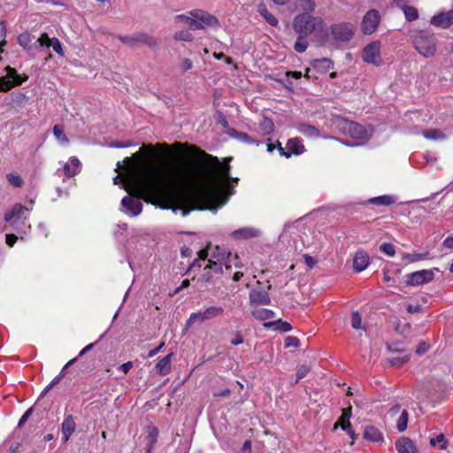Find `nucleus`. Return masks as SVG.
Masks as SVG:
<instances>
[{"label": "nucleus", "mask_w": 453, "mask_h": 453, "mask_svg": "<svg viewBox=\"0 0 453 453\" xmlns=\"http://www.w3.org/2000/svg\"><path fill=\"white\" fill-rule=\"evenodd\" d=\"M403 12L409 21H414L418 18V10L413 6H404Z\"/></svg>", "instance_id": "37998d69"}, {"label": "nucleus", "mask_w": 453, "mask_h": 453, "mask_svg": "<svg viewBox=\"0 0 453 453\" xmlns=\"http://www.w3.org/2000/svg\"><path fill=\"white\" fill-rule=\"evenodd\" d=\"M271 287V285H268L267 290L263 289L261 287L252 288L249 294L250 305H269L271 303V298L268 290Z\"/></svg>", "instance_id": "4468645a"}, {"label": "nucleus", "mask_w": 453, "mask_h": 453, "mask_svg": "<svg viewBox=\"0 0 453 453\" xmlns=\"http://www.w3.org/2000/svg\"><path fill=\"white\" fill-rule=\"evenodd\" d=\"M428 257V252L424 253H404L403 254L402 259L406 263H415L425 260Z\"/></svg>", "instance_id": "72a5a7b5"}, {"label": "nucleus", "mask_w": 453, "mask_h": 453, "mask_svg": "<svg viewBox=\"0 0 453 453\" xmlns=\"http://www.w3.org/2000/svg\"><path fill=\"white\" fill-rule=\"evenodd\" d=\"M158 437V430L156 427H151L149 430L147 440H148V445H150V449H153Z\"/></svg>", "instance_id": "c03bdc74"}, {"label": "nucleus", "mask_w": 453, "mask_h": 453, "mask_svg": "<svg viewBox=\"0 0 453 453\" xmlns=\"http://www.w3.org/2000/svg\"><path fill=\"white\" fill-rule=\"evenodd\" d=\"M410 360V356L407 354L396 356V357H391L387 359L388 363L395 367H401L405 363H407Z\"/></svg>", "instance_id": "c9c22d12"}, {"label": "nucleus", "mask_w": 453, "mask_h": 453, "mask_svg": "<svg viewBox=\"0 0 453 453\" xmlns=\"http://www.w3.org/2000/svg\"><path fill=\"white\" fill-rule=\"evenodd\" d=\"M371 263L368 253L359 249L353 256V270L355 273H361L365 270Z\"/></svg>", "instance_id": "dca6fc26"}, {"label": "nucleus", "mask_w": 453, "mask_h": 453, "mask_svg": "<svg viewBox=\"0 0 453 453\" xmlns=\"http://www.w3.org/2000/svg\"><path fill=\"white\" fill-rule=\"evenodd\" d=\"M6 76L0 78V91L6 92L11 88L21 85L27 78H21L14 68L6 67Z\"/></svg>", "instance_id": "f8f14e48"}, {"label": "nucleus", "mask_w": 453, "mask_h": 453, "mask_svg": "<svg viewBox=\"0 0 453 453\" xmlns=\"http://www.w3.org/2000/svg\"><path fill=\"white\" fill-rule=\"evenodd\" d=\"M342 430H344L345 432L348 433V434L352 438L354 439L355 436H354V432L352 431L351 429V424L349 422V420H346V424L345 425H342Z\"/></svg>", "instance_id": "680f3d73"}, {"label": "nucleus", "mask_w": 453, "mask_h": 453, "mask_svg": "<svg viewBox=\"0 0 453 453\" xmlns=\"http://www.w3.org/2000/svg\"><path fill=\"white\" fill-rule=\"evenodd\" d=\"M119 41L131 47V48H136L140 47L142 45H147L149 47H155L157 44V40L146 34V33H138L132 35H125V36H119Z\"/></svg>", "instance_id": "6e6552de"}, {"label": "nucleus", "mask_w": 453, "mask_h": 453, "mask_svg": "<svg viewBox=\"0 0 453 453\" xmlns=\"http://www.w3.org/2000/svg\"><path fill=\"white\" fill-rule=\"evenodd\" d=\"M286 149L287 154H285V157L287 158L290 157L292 155L299 156L304 152V146L298 138L289 139L286 144Z\"/></svg>", "instance_id": "aec40b11"}, {"label": "nucleus", "mask_w": 453, "mask_h": 453, "mask_svg": "<svg viewBox=\"0 0 453 453\" xmlns=\"http://www.w3.org/2000/svg\"><path fill=\"white\" fill-rule=\"evenodd\" d=\"M35 37L29 33H22L18 36L19 43L27 50H31L33 47L36 48L39 44L35 45L33 42Z\"/></svg>", "instance_id": "c85d7f7f"}, {"label": "nucleus", "mask_w": 453, "mask_h": 453, "mask_svg": "<svg viewBox=\"0 0 453 453\" xmlns=\"http://www.w3.org/2000/svg\"><path fill=\"white\" fill-rule=\"evenodd\" d=\"M380 250L389 256V257H393L395 253V246L392 244V243H389V242H384L382 243L380 246Z\"/></svg>", "instance_id": "3c124183"}, {"label": "nucleus", "mask_w": 453, "mask_h": 453, "mask_svg": "<svg viewBox=\"0 0 453 453\" xmlns=\"http://www.w3.org/2000/svg\"><path fill=\"white\" fill-rule=\"evenodd\" d=\"M163 148L165 150V157H170L168 145L157 143L155 146L142 145L134 157L124 159L126 189L131 196H125L121 205L127 215L135 217L142 212V199L146 202L156 199L159 208L172 209L174 213L180 211L183 217L192 210L211 208L214 203L220 207L226 203L229 196L234 194L233 187L227 182L230 179L228 163L221 165L216 157L196 148L203 159L213 163L219 168L211 187L203 188L199 187L203 180L200 170L180 173L165 164L141 163L143 153Z\"/></svg>", "instance_id": "f257e3e1"}, {"label": "nucleus", "mask_w": 453, "mask_h": 453, "mask_svg": "<svg viewBox=\"0 0 453 453\" xmlns=\"http://www.w3.org/2000/svg\"><path fill=\"white\" fill-rule=\"evenodd\" d=\"M8 183L14 188H21L24 185V180L21 176L15 173H10L6 175Z\"/></svg>", "instance_id": "e433bc0d"}, {"label": "nucleus", "mask_w": 453, "mask_h": 453, "mask_svg": "<svg viewBox=\"0 0 453 453\" xmlns=\"http://www.w3.org/2000/svg\"><path fill=\"white\" fill-rule=\"evenodd\" d=\"M423 135L427 140L439 141L444 140L446 135L439 129L431 128L424 131Z\"/></svg>", "instance_id": "f704fd0d"}, {"label": "nucleus", "mask_w": 453, "mask_h": 453, "mask_svg": "<svg viewBox=\"0 0 453 453\" xmlns=\"http://www.w3.org/2000/svg\"><path fill=\"white\" fill-rule=\"evenodd\" d=\"M257 12L265 19V21L272 27H276L279 24L278 19L269 12L266 5L263 3L257 5Z\"/></svg>", "instance_id": "bb28decb"}, {"label": "nucleus", "mask_w": 453, "mask_h": 453, "mask_svg": "<svg viewBox=\"0 0 453 453\" xmlns=\"http://www.w3.org/2000/svg\"><path fill=\"white\" fill-rule=\"evenodd\" d=\"M430 23L437 27L441 28H448L451 26V22L449 19V16L448 12H441L437 15H434Z\"/></svg>", "instance_id": "b1692460"}, {"label": "nucleus", "mask_w": 453, "mask_h": 453, "mask_svg": "<svg viewBox=\"0 0 453 453\" xmlns=\"http://www.w3.org/2000/svg\"><path fill=\"white\" fill-rule=\"evenodd\" d=\"M29 214V209L23 206L21 203H16L13 207L5 212L4 221L9 222L19 234H27L31 226L27 223V216Z\"/></svg>", "instance_id": "7ed1b4c3"}, {"label": "nucleus", "mask_w": 453, "mask_h": 453, "mask_svg": "<svg viewBox=\"0 0 453 453\" xmlns=\"http://www.w3.org/2000/svg\"><path fill=\"white\" fill-rule=\"evenodd\" d=\"M303 259H304L305 264L310 268H312L317 263V261L311 256H310L308 254L303 255Z\"/></svg>", "instance_id": "052dcab7"}, {"label": "nucleus", "mask_w": 453, "mask_h": 453, "mask_svg": "<svg viewBox=\"0 0 453 453\" xmlns=\"http://www.w3.org/2000/svg\"><path fill=\"white\" fill-rule=\"evenodd\" d=\"M395 449L398 453H417V448L413 441L405 437H402L395 441Z\"/></svg>", "instance_id": "4be33fe9"}, {"label": "nucleus", "mask_w": 453, "mask_h": 453, "mask_svg": "<svg viewBox=\"0 0 453 453\" xmlns=\"http://www.w3.org/2000/svg\"><path fill=\"white\" fill-rule=\"evenodd\" d=\"M211 257L212 262H218L221 265H225V269L227 271L234 265L236 268H240L242 265L240 263V258L237 254L232 255L230 252H226L224 249H220L216 246L215 249L211 252Z\"/></svg>", "instance_id": "0eeeda50"}, {"label": "nucleus", "mask_w": 453, "mask_h": 453, "mask_svg": "<svg viewBox=\"0 0 453 453\" xmlns=\"http://www.w3.org/2000/svg\"><path fill=\"white\" fill-rule=\"evenodd\" d=\"M172 357H173V353H170V354L166 355L165 357H163L162 359H160L156 364L155 370H156L157 373L164 376V375H167L171 372Z\"/></svg>", "instance_id": "5701e85b"}, {"label": "nucleus", "mask_w": 453, "mask_h": 453, "mask_svg": "<svg viewBox=\"0 0 453 453\" xmlns=\"http://www.w3.org/2000/svg\"><path fill=\"white\" fill-rule=\"evenodd\" d=\"M81 169V163L80 160L73 157L69 159L68 162H66L63 167V169H58L57 171V174L60 177L62 173H64L67 177H73L78 173H80Z\"/></svg>", "instance_id": "a211bd4d"}, {"label": "nucleus", "mask_w": 453, "mask_h": 453, "mask_svg": "<svg viewBox=\"0 0 453 453\" xmlns=\"http://www.w3.org/2000/svg\"><path fill=\"white\" fill-rule=\"evenodd\" d=\"M297 130L307 137H317L319 135V131L316 127L306 123L298 124Z\"/></svg>", "instance_id": "c756f323"}, {"label": "nucleus", "mask_w": 453, "mask_h": 453, "mask_svg": "<svg viewBox=\"0 0 453 453\" xmlns=\"http://www.w3.org/2000/svg\"><path fill=\"white\" fill-rule=\"evenodd\" d=\"M193 17L191 15H186V14H180L176 16V19L181 20L186 22L188 27H190V21L192 20Z\"/></svg>", "instance_id": "69168bd1"}, {"label": "nucleus", "mask_w": 453, "mask_h": 453, "mask_svg": "<svg viewBox=\"0 0 453 453\" xmlns=\"http://www.w3.org/2000/svg\"><path fill=\"white\" fill-rule=\"evenodd\" d=\"M299 339L295 337V336H288L286 339H285V342H284V346L285 348H289V347H298L299 346Z\"/></svg>", "instance_id": "5fc2aeb1"}, {"label": "nucleus", "mask_w": 453, "mask_h": 453, "mask_svg": "<svg viewBox=\"0 0 453 453\" xmlns=\"http://www.w3.org/2000/svg\"><path fill=\"white\" fill-rule=\"evenodd\" d=\"M408 420H409L408 411L406 410H403L401 412V415L396 423V428L399 432H403L406 430L407 425H408Z\"/></svg>", "instance_id": "58836bf2"}, {"label": "nucleus", "mask_w": 453, "mask_h": 453, "mask_svg": "<svg viewBox=\"0 0 453 453\" xmlns=\"http://www.w3.org/2000/svg\"><path fill=\"white\" fill-rule=\"evenodd\" d=\"M306 37H300V35H298L297 40L294 44V49L298 53L304 52L308 48V43L304 40Z\"/></svg>", "instance_id": "a18cd8bd"}, {"label": "nucleus", "mask_w": 453, "mask_h": 453, "mask_svg": "<svg viewBox=\"0 0 453 453\" xmlns=\"http://www.w3.org/2000/svg\"><path fill=\"white\" fill-rule=\"evenodd\" d=\"M430 444L432 446L439 445L441 449H445L447 448V442L442 434L437 435L435 438H432L430 440Z\"/></svg>", "instance_id": "de8ad7c7"}, {"label": "nucleus", "mask_w": 453, "mask_h": 453, "mask_svg": "<svg viewBox=\"0 0 453 453\" xmlns=\"http://www.w3.org/2000/svg\"><path fill=\"white\" fill-rule=\"evenodd\" d=\"M331 35L334 41L346 42L354 35L355 27L351 23H339L331 27Z\"/></svg>", "instance_id": "1a4fd4ad"}, {"label": "nucleus", "mask_w": 453, "mask_h": 453, "mask_svg": "<svg viewBox=\"0 0 453 453\" xmlns=\"http://www.w3.org/2000/svg\"><path fill=\"white\" fill-rule=\"evenodd\" d=\"M311 368L305 365H298L296 368V382H298L300 380L307 376Z\"/></svg>", "instance_id": "8fccbe9b"}, {"label": "nucleus", "mask_w": 453, "mask_h": 453, "mask_svg": "<svg viewBox=\"0 0 453 453\" xmlns=\"http://www.w3.org/2000/svg\"><path fill=\"white\" fill-rule=\"evenodd\" d=\"M299 6L304 12L310 13L315 10L316 5L314 0H299Z\"/></svg>", "instance_id": "49530a36"}, {"label": "nucleus", "mask_w": 453, "mask_h": 453, "mask_svg": "<svg viewBox=\"0 0 453 453\" xmlns=\"http://www.w3.org/2000/svg\"><path fill=\"white\" fill-rule=\"evenodd\" d=\"M292 26L294 31L300 35V37L313 35L319 44L326 43L328 33L321 17L303 12L294 18Z\"/></svg>", "instance_id": "f03ea898"}, {"label": "nucleus", "mask_w": 453, "mask_h": 453, "mask_svg": "<svg viewBox=\"0 0 453 453\" xmlns=\"http://www.w3.org/2000/svg\"><path fill=\"white\" fill-rule=\"evenodd\" d=\"M39 44L40 47H52L53 50L59 54L64 55L61 42L58 38H50L46 33H43L40 38L35 42V45Z\"/></svg>", "instance_id": "f3484780"}, {"label": "nucleus", "mask_w": 453, "mask_h": 453, "mask_svg": "<svg viewBox=\"0 0 453 453\" xmlns=\"http://www.w3.org/2000/svg\"><path fill=\"white\" fill-rule=\"evenodd\" d=\"M33 411V409L32 408H29L28 410H27L25 411V413L22 415V417L20 418L19 423H18V427H22L24 426V424L27 421V419L29 418L31 413Z\"/></svg>", "instance_id": "6e6d98bb"}, {"label": "nucleus", "mask_w": 453, "mask_h": 453, "mask_svg": "<svg viewBox=\"0 0 453 453\" xmlns=\"http://www.w3.org/2000/svg\"><path fill=\"white\" fill-rule=\"evenodd\" d=\"M164 345H165V343L161 342L157 347L150 350L148 353V357H153L154 356H156L162 349Z\"/></svg>", "instance_id": "774afa93"}, {"label": "nucleus", "mask_w": 453, "mask_h": 453, "mask_svg": "<svg viewBox=\"0 0 453 453\" xmlns=\"http://www.w3.org/2000/svg\"><path fill=\"white\" fill-rule=\"evenodd\" d=\"M275 326V329L280 330L281 332H289L292 329L291 325L287 321H281L280 319L273 322V323H265L264 326L265 327H269L271 326Z\"/></svg>", "instance_id": "ea45409f"}, {"label": "nucleus", "mask_w": 453, "mask_h": 453, "mask_svg": "<svg viewBox=\"0 0 453 453\" xmlns=\"http://www.w3.org/2000/svg\"><path fill=\"white\" fill-rule=\"evenodd\" d=\"M362 318L358 311L352 312L351 315V326L354 329L361 328Z\"/></svg>", "instance_id": "864d4df0"}, {"label": "nucleus", "mask_w": 453, "mask_h": 453, "mask_svg": "<svg viewBox=\"0 0 453 453\" xmlns=\"http://www.w3.org/2000/svg\"><path fill=\"white\" fill-rule=\"evenodd\" d=\"M188 14L193 17L190 21V29L192 30L206 29L209 27L219 25V19L215 16L202 9L191 10Z\"/></svg>", "instance_id": "39448f33"}, {"label": "nucleus", "mask_w": 453, "mask_h": 453, "mask_svg": "<svg viewBox=\"0 0 453 453\" xmlns=\"http://www.w3.org/2000/svg\"><path fill=\"white\" fill-rule=\"evenodd\" d=\"M242 342H243V338H242V336L241 333H239V332H237V333L234 334V338H233V339H231V344H232V345H234V346H237V345H239V344H242Z\"/></svg>", "instance_id": "bf43d9fd"}, {"label": "nucleus", "mask_w": 453, "mask_h": 453, "mask_svg": "<svg viewBox=\"0 0 453 453\" xmlns=\"http://www.w3.org/2000/svg\"><path fill=\"white\" fill-rule=\"evenodd\" d=\"M208 262L209 264L203 267V273L198 279V280L205 283L211 282L215 275L224 273L221 264L212 262L211 259H209Z\"/></svg>", "instance_id": "2eb2a0df"}, {"label": "nucleus", "mask_w": 453, "mask_h": 453, "mask_svg": "<svg viewBox=\"0 0 453 453\" xmlns=\"http://www.w3.org/2000/svg\"><path fill=\"white\" fill-rule=\"evenodd\" d=\"M429 349V345L426 343L425 342L419 343V345L417 347L416 353L418 355H422L426 353Z\"/></svg>", "instance_id": "13d9d810"}, {"label": "nucleus", "mask_w": 453, "mask_h": 453, "mask_svg": "<svg viewBox=\"0 0 453 453\" xmlns=\"http://www.w3.org/2000/svg\"><path fill=\"white\" fill-rule=\"evenodd\" d=\"M180 67H181L182 73H185L193 67V63L189 58H184V59H182V61L180 63Z\"/></svg>", "instance_id": "4d7b16f0"}, {"label": "nucleus", "mask_w": 453, "mask_h": 453, "mask_svg": "<svg viewBox=\"0 0 453 453\" xmlns=\"http://www.w3.org/2000/svg\"><path fill=\"white\" fill-rule=\"evenodd\" d=\"M444 248L453 250V236H448L442 242Z\"/></svg>", "instance_id": "338daca9"}, {"label": "nucleus", "mask_w": 453, "mask_h": 453, "mask_svg": "<svg viewBox=\"0 0 453 453\" xmlns=\"http://www.w3.org/2000/svg\"><path fill=\"white\" fill-rule=\"evenodd\" d=\"M380 13L378 10L372 9L369 10L363 17V20L361 23V31L365 35H372L373 34L380 23Z\"/></svg>", "instance_id": "9d476101"}, {"label": "nucleus", "mask_w": 453, "mask_h": 453, "mask_svg": "<svg viewBox=\"0 0 453 453\" xmlns=\"http://www.w3.org/2000/svg\"><path fill=\"white\" fill-rule=\"evenodd\" d=\"M413 45L416 50L425 58H430L435 54L436 41L433 34L421 32L415 35Z\"/></svg>", "instance_id": "20e7f679"}, {"label": "nucleus", "mask_w": 453, "mask_h": 453, "mask_svg": "<svg viewBox=\"0 0 453 453\" xmlns=\"http://www.w3.org/2000/svg\"><path fill=\"white\" fill-rule=\"evenodd\" d=\"M407 286H420L432 281L434 273L431 270H420L404 276Z\"/></svg>", "instance_id": "9b49d317"}, {"label": "nucleus", "mask_w": 453, "mask_h": 453, "mask_svg": "<svg viewBox=\"0 0 453 453\" xmlns=\"http://www.w3.org/2000/svg\"><path fill=\"white\" fill-rule=\"evenodd\" d=\"M368 203L375 205L388 206L395 203V198L392 196L384 195L371 198L368 200Z\"/></svg>", "instance_id": "7c9ffc66"}, {"label": "nucleus", "mask_w": 453, "mask_h": 453, "mask_svg": "<svg viewBox=\"0 0 453 453\" xmlns=\"http://www.w3.org/2000/svg\"><path fill=\"white\" fill-rule=\"evenodd\" d=\"M342 128L343 132L349 134L352 139L358 141L353 144L345 142L346 145L357 146L363 144L371 137V133L365 128V127L354 121H345L342 124Z\"/></svg>", "instance_id": "423d86ee"}, {"label": "nucleus", "mask_w": 453, "mask_h": 453, "mask_svg": "<svg viewBox=\"0 0 453 453\" xmlns=\"http://www.w3.org/2000/svg\"><path fill=\"white\" fill-rule=\"evenodd\" d=\"M259 127L264 132V134H269L273 132L274 124L270 119L264 118L259 124Z\"/></svg>", "instance_id": "79ce46f5"}, {"label": "nucleus", "mask_w": 453, "mask_h": 453, "mask_svg": "<svg viewBox=\"0 0 453 453\" xmlns=\"http://www.w3.org/2000/svg\"><path fill=\"white\" fill-rule=\"evenodd\" d=\"M17 239H18V237L15 234H7L6 237H5L6 244L10 247H12L14 245V243L16 242Z\"/></svg>", "instance_id": "e2e57ef3"}, {"label": "nucleus", "mask_w": 453, "mask_h": 453, "mask_svg": "<svg viewBox=\"0 0 453 453\" xmlns=\"http://www.w3.org/2000/svg\"><path fill=\"white\" fill-rule=\"evenodd\" d=\"M174 39L177 41L191 42L194 38L192 33L189 30L182 29L177 31L174 35Z\"/></svg>", "instance_id": "a19ab883"}, {"label": "nucleus", "mask_w": 453, "mask_h": 453, "mask_svg": "<svg viewBox=\"0 0 453 453\" xmlns=\"http://www.w3.org/2000/svg\"><path fill=\"white\" fill-rule=\"evenodd\" d=\"M53 134L60 143L67 144L69 142L68 138L64 133V127L61 125H55L53 127Z\"/></svg>", "instance_id": "4c0bfd02"}, {"label": "nucleus", "mask_w": 453, "mask_h": 453, "mask_svg": "<svg viewBox=\"0 0 453 453\" xmlns=\"http://www.w3.org/2000/svg\"><path fill=\"white\" fill-rule=\"evenodd\" d=\"M208 257V251L206 250H202L198 252V258L195 259L194 262L189 265L188 271L191 270L195 266L201 267V261H204Z\"/></svg>", "instance_id": "09e8293b"}, {"label": "nucleus", "mask_w": 453, "mask_h": 453, "mask_svg": "<svg viewBox=\"0 0 453 453\" xmlns=\"http://www.w3.org/2000/svg\"><path fill=\"white\" fill-rule=\"evenodd\" d=\"M261 232L251 226L248 227H242L240 229H237L232 233V236L234 239H250V238H256L260 236Z\"/></svg>", "instance_id": "412c9836"}, {"label": "nucleus", "mask_w": 453, "mask_h": 453, "mask_svg": "<svg viewBox=\"0 0 453 453\" xmlns=\"http://www.w3.org/2000/svg\"><path fill=\"white\" fill-rule=\"evenodd\" d=\"M228 134L232 138H234V139L240 141L241 142H243L246 144H250V145L251 144H256V145L259 144V142L257 140L254 139L247 133L239 132L235 129H230L228 131Z\"/></svg>", "instance_id": "393cba45"}, {"label": "nucleus", "mask_w": 453, "mask_h": 453, "mask_svg": "<svg viewBox=\"0 0 453 453\" xmlns=\"http://www.w3.org/2000/svg\"><path fill=\"white\" fill-rule=\"evenodd\" d=\"M380 42L374 41L368 43L363 50L362 58L368 64L379 65L380 64Z\"/></svg>", "instance_id": "ddd939ff"}, {"label": "nucleus", "mask_w": 453, "mask_h": 453, "mask_svg": "<svg viewBox=\"0 0 453 453\" xmlns=\"http://www.w3.org/2000/svg\"><path fill=\"white\" fill-rule=\"evenodd\" d=\"M202 316H203V311L191 313L189 316V319L187 320V326H190L192 324H194L197 320L200 322L206 321V319H203Z\"/></svg>", "instance_id": "603ef678"}, {"label": "nucleus", "mask_w": 453, "mask_h": 453, "mask_svg": "<svg viewBox=\"0 0 453 453\" xmlns=\"http://www.w3.org/2000/svg\"><path fill=\"white\" fill-rule=\"evenodd\" d=\"M224 309L221 306H210L203 311V318L206 320L221 316Z\"/></svg>", "instance_id": "473e14b6"}, {"label": "nucleus", "mask_w": 453, "mask_h": 453, "mask_svg": "<svg viewBox=\"0 0 453 453\" xmlns=\"http://www.w3.org/2000/svg\"><path fill=\"white\" fill-rule=\"evenodd\" d=\"M311 65L314 69L321 73L327 72L334 68V63L326 58L313 59Z\"/></svg>", "instance_id": "a878e982"}, {"label": "nucleus", "mask_w": 453, "mask_h": 453, "mask_svg": "<svg viewBox=\"0 0 453 453\" xmlns=\"http://www.w3.org/2000/svg\"><path fill=\"white\" fill-rule=\"evenodd\" d=\"M75 428L76 424L74 418L72 415L65 416L61 424L62 440L64 442H66L70 439Z\"/></svg>", "instance_id": "6ab92c4d"}, {"label": "nucleus", "mask_w": 453, "mask_h": 453, "mask_svg": "<svg viewBox=\"0 0 453 453\" xmlns=\"http://www.w3.org/2000/svg\"><path fill=\"white\" fill-rule=\"evenodd\" d=\"M364 438L372 442H380L383 441L382 434L374 426L365 427L364 432Z\"/></svg>", "instance_id": "cd10ccee"}, {"label": "nucleus", "mask_w": 453, "mask_h": 453, "mask_svg": "<svg viewBox=\"0 0 453 453\" xmlns=\"http://www.w3.org/2000/svg\"><path fill=\"white\" fill-rule=\"evenodd\" d=\"M251 314L258 320H266L274 317V312L272 310L265 308H257L252 311Z\"/></svg>", "instance_id": "2f4dec72"}, {"label": "nucleus", "mask_w": 453, "mask_h": 453, "mask_svg": "<svg viewBox=\"0 0 453 453\" xmlns=\"http://www.w3.org/2000/svg\"><path fill=\"white\" fill-rule=\"evenodd\" d=\"M133 367V363L131 361H128L127 363H124L122 364L119 367V370L123 372L125 374L128 373V372L130 371V369Z\"/></svg>", "instance_id": "0e129e2a"}]
</instances>
